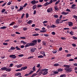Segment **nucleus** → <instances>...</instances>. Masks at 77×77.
I'll return each mask as SVG.
<instances>
[{
  "mask_svg": "<svg viewBox=\"0 0 77 77\" xmlns=\"http://www.w3.org/2000/svg\"><path fill=\"white\" fill-rule=\"evenodd\" d=\"M38 41L36 40H33L32 42V43H27L26 44V45L25 46V48L26 47H29V46H34L35 45H36L37 44V42Z\"/></svg>",
  "mask_w": 77,
  "mask_h": 77,
  "instance_id": "f257e3e1",
  "label": "nucleus"
},
{
  "mask_svg": "<svg viewBox=\"0 0 77 77\" xmlns=\"http://www.w3.org/2000/svg\"><path fill=\"white\" fill-rule=\"evenodd\" d=\"M41 71L42 72H39L38 73V75H41V74H42L43 75H47V74H48V69L45 68L44 69H42Z\"/></svg>",
  "mask_w": 77,
  "mask_h": 77,
  "instance_id": "f03ea898",
  "label": "nucleus"
},
{
  "mask_svg": "<svg viewBox=\"0 0 77 77\" xmlns=\"http://www.w3.org/2000/svg\"><path fill=\"white\" fill-rule=\"evenodd\" d=\"M64 70L66 71V72H70L72 71V68H65L64 69Z\"/></svg>",
  "mask_w": 77,
  "mask_h": 77,
  "instance_id": "7ed1b4c3",
  "label": "nucleus"
},
{
  "mask_svg": "<svg viewBox=\"0 0 77 77\" xmlns=\"http://www.w3.org/2000/svg\"><path fill=\"white\" fill-rule=\"evenodd\" d=\"M47 12L48 13H52L53 12V8H49L47 10Z\"/></svg>",
  "mask_w": 77,
  "mask_h": 77,
  "instance_id": "20e7f679",
  "label": "nucleus"
},
{
  "mask_svg": "<svg viewBox=\"0 0 77 77\" xmlns=\"http://www.w3.org/2000/svg\"><path fill=\"white\" fill-rule=\"evenodd\" d=\"M68 14H69V13L68 12L63 11L61 12V14L64 15H68Z\"/></svg>",
  "mask_w": 77,
  "mask_h": 77,
  "instance_id": "39448f33",
  "label": "nucleus"
},
{
  "mask_svg": "<svg viewBox=\"0 0 77 77\" xmlns=\"http://www.w3.org/2000/svg\"><path fill=\"white\" fill-rule=\"evenodd\" d=\"M10 57H11L12 59H15L17 57L15 55H11L9 56Z\"/></svg>",
  "mask_w": 77,
  "mask_h": 77,
  "instance_id": "423d86ee",
  "label": "nucleus"
},
{
  "mask_svg": "<svg viewBox=\"0 0 77 77\" xmlns=\"http://www.w3.org/2000/svg\"><path fill=\"white\" fill-rule=\"evenodd\" d=\"M31 52H32V53H33L35 51V50H36V48H32L31 49H30Z\"/></svg>",
  "mask_w": 77,
  "mask_h": 77,
  "instance_id": "0eeeda50",
  "label": "nucleus"
},
{
  "mask_svg": "<svg viewBox=\"0 0 77 77\" xmlns=\"http://www.w3.org/2000/svg\"><path fill=\"white\" fill-rule=\"evenodd\" d=\"M69 26L70 27H71L73 26V24L72 23V22H68Z\"/></svg>",
  "mask_w": 77,
  "mask_h": 77,
  "instance_id": "6e6552de",
  "label": "nucleus"
},
{
  "mask_svg": "<svg viewBox=\"0 0 77 77\" xmlns=\"http://www.w3.org/2000/svg\"><path fill=\"white\" fill-rule=\"evenodd\" d=\"M75 6H76V5L75 4H73L72 5L71 8H72V9H76V8L75 7Z\"/></svg>",
  "mask_w": 77,
  "mask_h": 77,
  "instance_id": "1a4fd4ad",
  "label": "nucleus"
},
{
  "mask_svg": "<svg viewBox=\"0 0 77 77\" xmlns=\"http://www.w3.org/2000/svg\"><path fill=\"white\" fill-rule=\"evenodd\" d=\"M52 72L53 73V74H52V75H55L56 74H57L59 73V72L58 71H56Z\"/></svg>",
  "mask_w": 77,
  "mask_h": 77,
  "instance_id": "9d476101",
  "label": "nucleus"
},
{
  "mask_svg": "<svg viewBox=\"0 0 77 77\" xmlns=\"http://www.w3.org/2000/svg\"><path fill=\"white\" fill-rule=\"evenodd\" d=\"M60 19H57L56 20V24H59L60 23L59 21H60Z\"/></svg>",
  "mask_w": 77,
  "mask_h": 77,
  "instance_id": "9b49d317",
  "label": "nucleus"
},
{
  "mask_svg": "<svg viewBox=\"0 0 77 77\" xmlns=\"http://www.w3.org/2000/svg\"><path fill=\"white\" fill-rule=\"evenodd\" d=\"M49 2H46L44 4V6H47L48 5H49Z\"/></svg>",
  "mask_w": 77,
  "mask_h": 77,
  "instance_id": "f8f14e48",
  "label": "nucleus"
},
{
  "mask_svg": "<svg viewBox=\"0 0 77 77\" xmlns=\"http://www.w3.org/2000/svg\"><path fill=\"white\" fill-rule=\"evenodd\" d=\"M27 68V66H25L24 67H22L21 68V69H22V70H25V69H26Z\"/></svg>",
  "mask_w": 77,
  "mask_h": 77,
  "instance_id": "ddd939ff",
  "label": "nucleus"
},
{
  "mask_svg": "<svg viewBox=\"0 0 77 77\" xmlns=\"http://www.w3.org/2000/svg\"><path fill=\"white\" fill-rule=\"evenodd\" d=\"M21 75V74L20 72L17 73L15 74V76H18V75Z\"/></svg>",
  "mask_w": 77,
  "mask_h": 77,
  "instance_id": "4468645a",
  "label": "nucleus"
},
{
  "mask_svg": "<svg viewBox=\"0 0 77 77\" xmlns=\"http://www.w3.org/2000/svg\"><path fill=\"white\" fill-rule=\"evenodd\" d=\"M32 20H29L27 22V23L28 24H32Z\"/></svg>",
  "mask_w": 77,
  "mask_h": 77,
  "instance_id": "2eb2a0df",
  "label": "nucleus"
},
{
  "mask_svg": "<svg viewBox=\"0 0 77 77\" xmlns=\"http://www.w3.org/2000/svg\"><path fill=\"white\" fill-rule=\"evenodd\" d=\"M7 28H8L7 26H3L2 27H0V29H6Z\"/></svg>",
  "mask_w": 77,
  "mask_h": 77,
  "instance_id": "dca6fc26",
  "label": "nucleus"
},
{
  "mask_svg": "<svg viewBox=\"0 0 77 77\" xmlns=\"http://www.w3.org/2000/svg\"><path fill=\"white\" fill-rule=\"evenodd\" d=\"M63 66L65 67V68H69V66L68 65H64Z\"/></svg>",
  "mask_w": 77,
  "mask_h": 77,
  "instance_id": "f3484780",
  "label": "nucleus"
},
{
  "mask_svg": "<svg viewBox=\"0 0 77 77\" xmlns=\"http://www.w3.org/2000/svg\"><path fill=\"white\" fill-rule=\"evenodd\" d=\"M54 17L56 18H59V16L57 15L54 14L53 15Z\"/></svg>",
  "mask_w": 77,
  "mask_h": 77,
  "instance_id": "a211bd4d",
  "label": "nucleus"
},
{
  "mask_svg": "<svg viewBox=\"0 0 77 77\" xmlns=\"http://www.w3.org/2000/svg\"><path fill=\"white\" fill-rule=\"evenodd\" d=\"M58 72H62V71H63V69H57Z\"/></svg>",
  "mask_w": 77,
  "mask_h": 77,
  "instance_id": "6ab92c4d",
  "label": "nucleus"
},
{
  "mask_svg": "<svg viewBox=\"0 0 77 77\" xmlns=\"http://www.w3.org/2000/svg\"><path fill=\"white\" fill-rule=\"evenodd\" d=\"M37 6V5H33V8H32L34 10V9H35L36 8Z\"/></svg>",
  "mask_w": 77,
  "mask_h": 77,
  "instance_id": "aec40b11",
  "label": "nucleus"
},
{
  "mask_svg": "<svg viewBox=\"0 0 77 77\" xmlns=\"http://www.w3.org/2000/svg\"><path fill=\"white\" fill-rule=\"evenodd\" d=\"M57 27V26L53 24H52L51 26V28H55V27Z\"/></svg>",
  "mask_w": 77,
  "mask_h": 77,
  "instance_id": "412c9836",
  "label": "nucleus"
},
{
  "mask_svg": "<svg viewBox=\"0 0 77 77\" xmlns=\"http://www.w3.org/2000/svg\"><path fill=\"white\" fill-rule=\"evenodd\" d=\"M22 65H23L22 64H19V65H17V68H21V67L22 66Z\"/></svg>",
  "mask_w": 77,
  "mask_h": 77,
  "instance_id": "4be33fe9",
  "label": "nucleus"
},
{
  "mask_svg": "<svg viewBox=\"0 0 77 77\" xmlns=\"http://www.w3.org/2000/svg\"><path fill=\"white\" fill-rule=\"evenodd\" d=\"M23 7H21V6H20V9L18 11H21V10H23Z\"/></svg>",
  "mask_w": 77,
  "mask_h": 77,
  "instance_id": "5701e85b",
  "label": "nucleus"
},
{
  "mask_svg": "<svg viewBox=\"0 0 77 77\" xmlns=\"http://www.w3.org/2000/svg\"><path fill=\"white\" fill-rule=\"evenodd\" d=\"M39 35V34H34L32 35V36H38Z\"/></svg>",
  "mask_w": 77,
  "mask_h": 77,
  "instance_id": "b1692460",
  "label": "nucleus"
},
{
  "mask_svg": "<svg viewBox=\"0 0 77 77\" xmlns=\"http://www.w3.org/2000/svg\"><path fill=\"white\" fill-rule=\"evenodd\" d=\"M21 43L23 44H26V42H25L24 41L22 40L21 41Z\"/></svg>",
  "mask_w": 77,
  "mask_h": 77,
  "instance_id": "393cba45",
  "label": "nucleus"
},
{
  "mask_svg": "<svg viewBox=\"0 0 77 77\" xmlns=\"http://www.w3.org/2000/svg\"><path fill=\"white\" fill-rule=\"evenodd\" d=\"M37 57L38 58H43V57H44L43 56L41 55L38 56Z\"/></svg>",
  "mask_w": 77,
  "mask_h": 77,
  "instance_id": "a878e982",
  "label": "nucleus"
},
{
  "mask_svg": "<svg viewBox=\"0 0 77 77\" xmlns=\"http://www.w3.org/2000/svg\"><path fill=\"white\" fill-rule=\"evenodd\" d=\"M11 71V69H7L6 67V71L7 72H9V71Z\"/></svg>",
  "mask_w": 77,
  "mask_h": 77,
  "instance_id": "bb28decb",
  "label": "nucleus"
},
{
  "mask_svg": "<svg viewBox=\"0 0 77 77\" xmlns=\"http://www.w3.org/2000/svg\"><path fill=\"white\" fill-rule=\"evenodd\" d=\"M47 32V30H41L40 31V32H41V33H44V32Z\"/></svg>",
  "mask_w": 77,
  "mask_h": 77,
  "instance_id": "cd10ccee",
  "label": "nucleus"
},
{
  "mask_svg": "<svg viewBox=\"0 0 77 77\" xmlns=\"http://www.w3.org/2000/svg\"><path fill=\"white\" fill-rule=\"evenodd\" d=\"M1 69L2 70H6V67H2L1 68Z\"/></svg>",
  "mask_w": 77,
  "mask_h": 77,
  "instance_id": "c85d7f7f",
  "label": "nucleus"
},
{
  "mask_svg": "<svg viewBox=\"0 0 77 77\" xmlns=\"http://www.w3.org/2000/svg\"><path fill=\"white\" fill-rule=\"evenodd\" d=\"M54 9L56 10V11H57L58 9H59V8H57V6H55L54 7Z\"/></svg>",
  "mask_w": 77,
  "mask_h": 77,
  "instance_id": "c756f323",
  "label": "nucleus"
},
{
  "mask_svg": "<svg viewBox=\"0 0 77 77\" xmlns=\"http://www.w3.org/2000/svg\"><path fill=\"white\" fill-rule=\"evenodd\" d=\"M31 3L32 4V5H35V0L32 1Z\"/></svg>",
  "mask_w": 77,
  "mask_h": 77,
  "instance_id": "7c9ffc66",
  "label": "nucleus"
},
{
  "mask_svg": "<svg viewBox=\"0 0 77 77\" xmlns=\"http://www.w3.org/2000/svg\"><path fill=\"white\" fill-rule=\"evenodd\" d=\"M66 77V75L65 74H63L61 75H60V77Z\"/></svg>",
  "mask_w": 77,
  "mask_h": 77,
  "instance_id": "2f4dec72",
  "label": "nucleus"
},
{
  "mask_svg": "<svg viewBox=\"0 0 77 77\" xmlns=\"http://www.w3.org/2000/svg\"><path fill=\"white\" fill-rule=\"evenodd\" d=\"M10 49L11 50H13L15 49V48L13 47H11Z\"/></svg>",
  "mask_w": 77,
  "mask_h": 77,
  "instance_id": "473e14b6",
  "label": "nucleus"
},
{
  "mask_svg": "<svg viewBox=\"0 0 77 77\" xmlns=\"http://www.w3.org/2000/svg\"><path fill=\"white\" fill-rule=\"evenodd\" d=\"M69 34L71 35H74V32L72 31H71L69 32Z\"/></svg>",
  "mask_w": 77,
  "mask_h": 77,
  "instance_id": "72a5a7b5",
  "label": "nucleus"
},
{
  "mask_svg": "<svg viewBox=\"0 0 77 77\" xmlns=\"http://www.w3.org/2000/svg\"><path fill=\"white\" fill-rule=\"evenodd\" d=\"M66 21V20H61L60 22V23H63V21Z\"/></svg>",
  "mask_w": 77,
  "mask_h": 77,
  "instance_id": "f704fd0d",
  "label": "nucleus"
},
{
  "mask_svg": "<svg viewBox=\"0 0 77 77\" xmlns=\"http://www.w3.org/2000/svg\"><path fill=\"white\" fill-rule=\"evenodd\" d=\"M14 24H15V22H13L9 24V26H12V25H14Z\"/></svg>",
  "mask_w": 77,
  "mask_h": 77,
  "instance_id": "c9c22d12",
  "label": "nucleus"
},
{
  "mask_svg": "<svg viewBox=\"0 0 77 77\" xmlns=\"http://www.w3.org/2000/svg\"><path fill=\"white\" fill-rule=\"evenodd\" d=\"M37 75V74L36 73H34L33 75H32L31 76V77H35V76H36Z\"/></svg>",
  "mask_w": 77,
  "mask_h": 77,
  "instance_id": "e433bc0d",
  "label": "nucleus"
},
{
  "mask_svg": "<svg viewBox=\"0 0 77 77\" xmlns=\"http://www.w3.org/2000/svg\"><path fill=\"white\" fill-rule=\"evenodd\" d=\"M32 70L33 71H36V68H35V66H34L32 68Z\"/></svg>",
  "mask_w": 77,
  "mask_h": 77,
  "instance_id": "4c0bfd02",
  "label": "nucleus"
},
{
  "mask_svg": "<svg viewBox=\"0 0 77 77\" xmlns=\"http://www.w3.org/2000/svg\"><path fill=\"white\" fill-rule=\"evenodd\" d=\"M59 64L58 63H56L54 64V66H59Z\"/></svg>",
  "mask_w": 77,
  "mask_h": 77,
  "instance_id": "58836bf2",
  "label": "nucleus"
},
{
  "mask_svg": "<svg viewBox=\"0 0 77 77\" xmlns=\"http://www.w3.org/2000/svg\"><path fill=\"white\" fill-rule=\"evenodd\" d=\"M18 56H19V57H23V56H24V55L23 54H20Z\"/></svg>",
  "mask_w": 77,
  "mask_h": 77,
  "instance_id": "ea45409f",
  "label": "nucleus"
},
{
  "mask_svg": "<svg viewBox=\"0 0 77 77\" xmlns=\"http://www.w3.org/2000/svg\"><path fill=\"white\" fill-rule=\"evenodd\" d=\"M47 23H48V21L47 20H45L43 22V24H46Z\"/></svg>",
  "mask_w": 77,
  "mask_h": 77,
  "instance_id": "a19ab883",
  "label": "nucleus"
},
{
  "mask_svg": "<svg viewBox=\"0 0 77 77\" xmlns=\"http://www.w3.org/2000/svg\"><path fill=\"white\" fill-rule=\"evenodd\" d=\"M6 11V9H3L2 10V13H3V12H5V11Z\"/></svg>",
  "mask_w": 77,
  "mask_h": 77,
  "instance_id": "79ce46f5",
  "label": "nucleus"
},
{
  "mask_svg": "<svg viewBox=\"0 0 77 77\" xmlns=\"http://www.w3.org/2000/svg\"><path fill=\"white\" fill-rule=\"evenodd\" d=\"M72 56L71 54H67V55L66 56V57H69L70 56Z\"/></svg>",
  "mask_w": 77,
  "mask_h": 77,
  "instance_id": "37998d69",
  "label": "nucleus"
},
{
  "mask_svg": "<svg viewBox=\"0 0 77 77\" xmlns=\"http://www.w3.org/2000/svg\"><path fill=\"white\" fill-rule=\"evenodd\" d=\"M41 71V68H40L36 72V73H38Z\"/></svg>",
  "mask_w": 77,
  "mask_h": 77,
  "instance_id": "c03bdc74",
  "label": "nucleus"
},
{
  "mask_svg": "<svg viewBox=\"0 0 77 77\" xmlns=\"http://www.w3.org/2000/svg\"><path fill=\"white\" fill-rule=\"evenodd\" d=\"M27 3H25L23 6V8H25V7H26V6H27Z\"/></svg>",
  "mask_w": 77,
  "mask_h": 77,
  "instance_id": "a18cd8bd",
  "label": "nucleus"
},
{
  "mask_svg": "<svg viewBox=\"0 0 77 77\" xmlns=\"http://www.w3.org/2000/svg\"><path fill=\"white\" fill-rule=\"evenodd\" d=\"M73 17L74 18H75V19H77V16L73 15Z\"/></svg>",
  "mask_w": 77,
  "mask_h": 77,
  "instance_id": "49530a36",
  "label": "nucleus"
},
{
  "mask_svg": "<svg viewBox=\"0 0 77 77\" xmlns=\"http://www.w3.org/2000/svg\"><path fill=\"white\" fill-rule=\"evenodd\" d=\"M21 23H22V20H18V23L20 24Z\"/></svg>",
  "mask_w": 77,
  "mask_h": 77,
  "instance_id": "de8ad7c7",
  "label": "nucleus"
},
{
  "mask_svg": "<svg viewBox=\"0 0 77 77\" xmlns=\"http://www.w3.org/2000/svg\"><path fill=\"white\" fill-rule=\"evenodd\" d=\"M53 1L51 0V1H50V2H49V5H50V4H51L52 3H53Z\"/></svg>",
  "mask_w": 77,
  "mask_h": 77,
  "instance_id": "09e8293b",
  "label": "nucleus"
},
{
  "mask_svg": "<svg viewBox=\"0 0 77 77\" xmlns=\"http://www.w3.org/2000/svg\"><path fill=\"white\" fill-rule=\"evenodd\" d=\"M33 72H34V71H32V70L29 73V75H30V74H32V73H33Z\"/></svg>",
  "mask_w": 77,
  "mask_h": 77,
  "instance_id": "8fccbe9b",
  "label": "nucleus"
},
{
  "mask_svg": "<svg viewBox=\"0 0 77 77\" xmlns=\"http://www.w3.org/2000/svg\"><path fill=\"white\" fill-rule=\"evenodd\" d=\"M16 48L18 50H20V48L18 46H16Z\"/></svg>",
  "mask_w": 77,
  "mask_h": 77,
  "instance_id": "3c124183",
  "label": "nucleus"
},
{
  "mask_svg": "<svg viewBox=\"0 0 77 77\" xmlns=\"http://www.w3.org/2000/svg\"><path fill=\"white\" fill-rule=\"evenodd\" d=\"M72 29H77V27L76 26H75V27H72Z\"/></svg>",
  "mask_w": 77,
  "mask_h": 77,
  "instance_id": "603ef678",
  "label": "nucleus"
},
{
  "mask_svg": "<svg viewBox=\"0 0 77 77\" xmlns=\"http://www.w3.org/2000/svg\"><path fill=\"white\" fill-rule=\"evenodd\" d=\"M7 3V2H5V3H4L2 5V6H5V5H6V4Z\"/></svg>",
  "mask_w": 77,
  "mask_h": 77,
  "instance_id": "864d4df0",
  "label": "nucleus"
},
{
  "mask_svg": "<svg viewBox=\"0 0 77 77\" xmlns=\"http://www.w3.org/2000/svg\"><path fill=\"white\" fill-rule=\"evenodd\" d=\"M38 42V43H40L41 41V40L40 39H37Z\"/></svg>",
  "mask_w": 77,
  "mask_h": 77,
  "instance_id": "5fc2aeb1",
  "label": "nucleus"
},
{
  "mask_svg": "<svg viewBox=\"0 0 77 77\" xmlns=\"http://www.w3.org/2000/svg\"><path fill=\"white\" fill-rule=\"evenodd\" d=\"M72 38L73 39H75V40H76V39H77V38L73 36Z\"/></svg>",
  "mask_w": 77,
  "mask_h": 77,
  "instance_id": "6e6d98bb",
  "label": "nucleus"
},
{
  "mask_svg": "<svg viewBox=\"0 0 77 77\" xmlns=\"http://www.w3.org/2000/svg\"><path fill=\"white\" fill-rule=\"evenodd\" d=\"M12 66H13V63L10 64V66H9V67H12Z\"/></svg>",
  "mask_w": 77,
  "mask_h": 77,
  "instance_id": "4d7b16f0",
  "label": "nucleus"
},
{
  "mask_svg": "<svg viewBox=\"0 0 77 77\" xmlns=\"http://www.w3.org/2000/svg\"><path fill=\"white\" fill-rule=\"evenodd\" d=\"M2 77H7V74L3 75H2Z\"/></svg>",
  "mask_w": 77,
  "mask_h": 77,
  "instance_id": "13d9d810",
  "label": "nucleus"
},
{
  "mask_svg": "<svg viewBox=\"0 0 77 77\" xmlns=\"http://www.w3.org/2000/svg\"><path fill=\"white\" fill-rule=\"evenodd\" d=\"M66 11H68V12H71V10L68 8L67 9Z\"/></svg>",
  "mask_w": 77,
  "mask_h": 77,
  "instance_id": "bf43d9fd",
  "label": "nucleus"
},
{
  "mask_svg": "<svg viewBox=\"0 0 77 77\" xmlns=\"http://www.w3.org/2000/svg\"><path fill=\"white\" fill-rule=\"evenodd\" d=\"M29 14L28 13H26V18H28L29 17Z\"/></svg>",
  "mask_w": 77,
  "mask_h": 77,
  "instance_id": "052dcab7",
  "label": "nucleus"
},
{
  "mask_svg": "<svg viewBox=\"0 0 77 77\" xmlns=\"http://www.w3.org/2000/svg\"><path fill=\"white\" fill-rule=\"evenodd\" d=\"M33 57V56H31L30 57H29L28 58V59H32Z\"/></svg>",
  "mask_w": 77,
  "mask_h": 77,
  "instance_id": "680f3d73",
  "label": "nucleus"
},
{
  "mask_svg": "<svg viewBox=\"0 0 77 77\" xmlns=\"http://www.w3.org/2000/svg\"><path fill=\"white\" fill-rule=\"evenodd\" d=\"M72 46H73V47H75L76 46V45L74 43L72 44Z\"/></svg>",
  "mask_w": 77,
  "mask_h": 77,
  "instance_id": "e2e57ef3",
  "label": "nucleus"
},
{
  "mask_svg": "<svg viewBox=\"0 0 77 77\" xmlns=\"http://www.w3.org/2000/svg\"><path fill=\"white\" fill-rule=\"evenodd\" d=\"M44 35L45 36H46V37H48V35L47 34H45Z\"/></svg>",
  "mask_w": 77,
  "mask_h": 77,
  "instance_id": "0e129e2a",
  "label": "nucleus"
},
{
  "mask_svg": "<svg viewBox=\"0 0 77 77\" xmlns=\"http://www.w3.org/2000/svg\"><path fill=\"white\" fill-rule=\"evenodd\" d=\"M43 44L44 45H46V42H43Z\"/></svg>",
  "mask_w": 77,
  "mask_h": 77,
  "instance_id": "69168bd1",
  "label": "nucleus"
},
{
  "mask_svg": "<svg viewBox=\"0 0 77 77\" xmlns=\"http://www.w3.org/2000/svg\"><path fill=\"white\" fill-rule=\"evenodd\" d=\"M3 45H8V43H3Z\"/></svg>",
  "mask_w": 77,
  "mask_h": 77,
  "instance_id": "338daca9",
  "label": "nucleus"
},
{
  "mask_svg": "<svg viewBox=\"0 0 77 77\" xmlns=\"http://www.w3.org/2000/svg\"><path fill=\"white\" fill-rule=\"evenodd\" d=\"M23 30L24 31L26 30H27V28L24 27L23 28Z\"/></svg>",
  "mask_w": 77,
  "mask_h": 77,
  "instance_id": "774afa93",
  "label": "nucleus"
}]
</instances>
